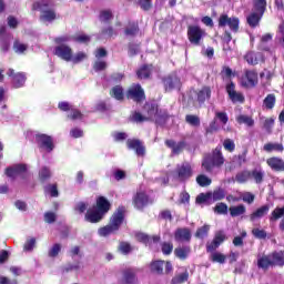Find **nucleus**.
Instances as JSON below:
<instances>
[{
  "mask_svg": "<svg viewBox=\"0 0 284 284\" xmlns=\"http://www.w3.org/2000/svg\"><path fill=\"white\" fill-rule=\"evenodd\" d=\"M48 8H50V0H39L32 4L33 11L40 10L41 12L40 21H48L49 23H52V21H55L57 19V11Z\"/></svg>",
  "mask_w": 284,
  "mask_h": 284,
  "instance_id": "nucleus-1",
  "label": "nucleus"
},
{
  "mask_svg": "<svg viewBox=\"0 0 284 284\" xmlns=\"http://www.w3.org/2000/svg\"><path fill=\"white\" fill-rule=\"evenodd\" d=\"M265 6L267 2L265 0H254V12L247 17V23L251 28H256L261 21V17L265 12Z\"/></svg>",
  "mask_w": 284,
  "mask_h": 284,
  "instance_id": "nucleus-2",
  "label": "nucleus"
},
{
  "mask_svg": "<svg viewBox=\"0 0 284 284\" xmlns=\"http://www.w3.org/2000/svg\"><path fill=\"white\" fill-rule=\"evenodd\" d=\"M225 163V158H223V153H221V146L215 148V150L212 153L211 158H206L203 163L202 168L210 172L212 168H221Z\"/></svg>",
  "mask_w": 284,
  "mask_h": 284,
  "instance_id": "nucleus-3",
  "label": "nucleus"
},
{
  "mask_svg": "<svg viewBox=\"0 0 284 284\" xmlns=\"http://www.w3.org/2000/svg\"><path fill=\"white\" fill-rule=\"evenodd\" d=\"M36 143L40 150H45V152L50 153L54 150V140L45 133L36 134Z\"/></svg>",
  "mask_w": 284,
  "mask_h": 284,
  "instance_id": "nucleus-4",
  "label": "nucleus"
},
{
  "mask_svg": "<svg viewBox=\"0 0 284 284\" xmlns=\"http://www.w3.org/2000/svg\"><path fill=\"white\" fill-rule=\"evenodd\" d=\"M205 30L197 26H190L187 28V38L192 45H200L201 40L205 37Z\"/></svg>",
  "mask_w": 284,
  "mask_h": 284,
  "instance_id": "nucleus-5",
  "label": "nucleus"
},
{
  "mask_svg": "<svg viewBox=\"0 0 284 284\" xmlns=\"http://www.w3.org/2000/svg\"><path fill=\"white\" fill-rule=\"evenodd\" d=\"M194 172L192 171V165L187 162L179 164L175 169V178L182 183L192 179Z\"/></svg>",
  "mask_w": 284,
  "mask_h": 284,
  "instance_id": "nucleus-6",
  "label": "nucleus"
},
{
  "mask_svg": "<svg viewBox=\"0 0 284 284\" xmlns=\"http://www.w3.org/2000/svg\"><path fill=\"white\" fill-rule=\"evenodd\" d=\"M125 222V206H119L110 217L109 224L113 226L118 232Z\"/></svg>",
  "mask_w": 284,
  "mask_h": 284,
  "instance_id": "nucleus-7",
  "label": "nucleus"
},
{
  "mask_svg": "<svg viewBox=\"0 0 284 284\" xmlns=\"http://www.w3.org/2000/svg\"><path fill=\"white\" fill-rule=\"evenodd\" d=\"M53 54L59 59H62V61L70 63V61H72V54H74V51H72V47L68 44H61L54 48Z\"/></svg>",
  "mask_w": 284,
  "mask_h": 284,
  "instance_id": "nucleus-8",
  "label": "nucleus"
},
{
  "mask_svg": "<svg viewBox=\"0 0 284 284\" xmlns=\"http://www.w3.org/2000/svg\"><path fill=\"white\" fill-rule=\"evenodd\" d=\"M239 18L232 17L229 18L227 14H221L219 18V27L225 28L227 26L232 32H239Z\"/></svg>",
  "mask_w": 284,
  "mask_h": 284,
  "instance_id": "nucleus-9",
  "label": "nucleus"
},
{
  "mask_svg": "<svg viewBox=\"0 0 284 284\" xmlns=\"http://www.w3.org/2000/svg\"><path fill=\"white\" fill-rule=\"evenodd\" d=\"M7 74L11 77V83L16 89L23 88L26 85V81H28V78L23 72L16 73L14 69H9Z\"/></svg>",
  "mask_w": 284,
  "mask_h": 284,
  "instance_id": "nucleus-10",
  "label": "nucleus"
},
{
  "mask_svg": "<svg viewBox=\"0 0 284 284\" xmlns=\"http://www.w3.org/2000/svg\"><path fill=\"white\" fill-rule=\"evenodd\" d=\"M126 99L135 101V103L141 102L143 99V88L141 84H132L125 92Z\"/></svg>",
  "mask_w": 284,
  "mask_h": 284,
  "instance_id": "nucleus-11",
  "label": "nucleus"
},
{
  "mask_svg": "<svg viewBox=\"0 0 284 284\" xmlns=\"http://www.w3.org/2000/svg\"><path fill=\"white\" fill-rule=\"evenodd\" d=\"M26 172H28V165L21 163L14 164L13 166H9L4 170L6 176L12 180L17 179L19 174H26Z\"/></svg>",
  "mask_w": 284,
  "mask_h": 284,
  "instance_id": "nucleus-12",
  "label": "nucleus"
},
{
  "mask_svg": "<svg viewBox=\"0 0 284 284\" xmlns=\"http://www.w3.org/2000/svg\"><path fill=\"white\" fill-rule=\"evenodd\" d=\"M258 83V74L254 71H246L241 78V85L243 88H254Z\"/></svg>",
  "mask_w": 284,
  "mask_h": 284,
  "instance_id": "nucleus-13",
  "label": "nucleus"
},
{
  "mask_svg": "<svg viewBox=\"0 0 284 284\" xmlns=\"http://www.w3.org/2000/svg\"><path fill=\"white\" fill-rule=\"evenodd\" d=\"M174 240L176 243H190L192 241V231L187 227L176 229Z\"/></svg>",
  "mask_w": 284,
  "mask_h": 284,
  "instance_id": "nucleus-14",
  "label": "nucleus"
},
{
  "mask_svg": "<svg viewBox=\"0 0 284 284\" xmlns=\"http://www.w3.org/2000/svg\"><path fill=\"white\" fill-rule=\"evenodd\" d=\"M95 210L100 211L102 215L105 216L110 210H112V203L108 200V197L100 195L95 200Z\"/></svg>",
  "mask_w": 284,
  "mask_h": 284,
  "instance_id": "nucleus-15",
  "label": "nucleus"
},
{
  "mask_svg": "<svg viewBox=\"0 0 284 284\" xmlns=\"http://www.w3.org/2000/svg\"><path fill=\"white\" fill-rule=\"evenodd\" d=\"M102 219H105V215H102V213L94 206L87 210V213L84 214V221H87V223H101Z\"/></svg>",
  "mask_w": 284,
  "mask_h": 284,
  "instance_id": "nucleus-16",
  "label": "nucleus"
},
{
  "mask_svg": "<svg viewBox=\"0 0 284 284\" xmlns=\"http://www.w3.org/2000/svg\"><path fill=\"white\" fill-rule=\"evenodd\" d=\"M226 92L232 103H244L245 97H243V93L236 91V87L232 82L226 85Z\"/></svg>",
  "mask_w": 284,
  "mask_h": 284,
  "instance_id": "nucleus-17",
  "label": "nucleus"
},
{
  "mask_svg": "<svg viewBox=\"0 0 284 284\" xmlns=\"http://www.w3.org/2000/svg\"><path fill=\"white\" fill-rule=\"evenodd\" d=\"M139 278L136 277V270L125 268L122 272V284H138Z\"/></svg>",
  "mask_w": 284,
  "mask_h": 284,
  "instance_id": "nucleus-18",
  "label": "nucleus"
},
{
  "mask_svg": "<svg viewBox=\"0 0 284 284\" xmlns=\"http://www.w3.org/2000/svg\"><path fill=\"white\" fill-rule=\"evenodd\" d=\"M266 163L271 170L275 172H284V160L281 158H270L266 160Z\"/></svg>",
  "mask_w": 284,
  "mask_h": 284,
  "instance_id": "nucleus-19",
  "label": "nucleus"
},
{
  "mask_svg": "<svg viewBox=\"0 0 284 284\" xmlns=\"http://www.w3.org/2000/svg\"><path fill=\"white\" fill-rule=\"evenodd\" d=\"M274 265L272 255H258L257 256V267L260 270H267Z\"/></svg>",
  "mask_w": 284,
  "mask_h": 284,
  "instance_id": "nucleus-20",
  "label": "nucleus"
},
{
  "mask_svg": "<svg viewBox=\"0 0 284 284\" xmlns=\"http://www.w3.org/2000/svg\"><path fill=\"white\" fill-rule=\"evenodd\" d=\"M126 145L129 150H134L138 156H143V144L140 140L136 139H129L126 141Z\"/></svg>",
  "mask_w": 284,
  "mask_h": 284,
  "instance_id": "nucleus-21",
  "label": "nucleus"
},
{
  "mask_svg": "<svg viewBox=\"0 0 284 284\" xmlns=\"http://www.w3.org/2000/svg\"><path fill=\"white\" fill-rule=\"evenodd\" d=\"M223 241H225V233L220 231L215 234L214 240L210 244H207L206 246L207 252H214V250H216L219 245L223 243Z\"/></svg>",
  "mask_w": 284,
  "mask_h": 284,
  "instance_id": "nucleus-22",
  "label": "nucleus"
},
{
  "mask_svg": "<svg viewBox=\"0 0 284 284\" xmlns=\"http://www.w3.org/2000/svg\"><path fill=\"white\" fill-rule=\"evenodd\" d=\"M145 110L148 111V120L150 121H155V123H159V119H161V114H159V106H156L155 104H145Z\"/></svg>",
  "mask_w": 284,
  "mask_h": 284,
  "instance_id": "nucleus-23",
  "label": "nucleus"
},
{
  "mask_svg": "<svg viewBox=\"0 0 284 284\" xmlns=\"http://www.w3.org/2000/svg\"><path fill=\"white\" fill-rule=\"evenodd\" d=\"M50 179H52V171L48 166H42L38 173V181L43 184L48 183Z\"/></svg>",
  "mask_w": 284,
  "mask_h": 284,
  "instance_id": "nucleus-24",
  "label": "nucleus"
},
{
  "mask_svg": "<svg viewBox=\"0 0 284 284\" xmlns=\"http://www.w3.org/2000/svg\"><path fill=\"white\" fill-rule=\"evenodd\" d=\"M110 97L115 99V101H123L125 99V93H123V87L115 85L110 90Z\"/></svg>",
  "mask_w": 284,
  "mask_h": 284,
  "instance_id": "nucleus-25",
  "label": "nucleus"
},
{
  "mask_svg": "<svg viewBox=\"0 0 284 284\" xmlns=\"http://www.w3.org/2000/svg\"><path fill=\"white\" fill-rule=\"evenodd\" d=\"M210 97H212V89L210 87H203L197 91V101L200 103L210 100Z\"/></svg>",
  "mask_w": 284,
  "mask_h": 284,
  "instance_id": "nucleus-26",
  "label": "nucleus"
},
{
  "mask_svg": "<svg viewBox=\"0 0 284 284\" xmlns=\"http://www.w3.org/2000/svg\"><path fill=\"white\" fill-rule=\"evenodd\" d=\"M191 248L190 246H179L174 250V254L181 261H185L190 256Z\"/></svg>",
  "mask_w": 284,
  "mask_h": 284,
  "instance_id": "nucleus-27",
  "label": "nucleus"
},
{
  "mask_svg": "<svg viewBox=\"0 0 284 284\" xmlns=\"http://www.w3.org/2000/svg\"><path fill=\"white\" fill-rule=\"evenodd\" d=\"M119 231H116L115 227L111 226V224L109 223L108 225L105 226H102L98 230V234L99 236H102V237H108L110 236L111 234H116Z\"/></svg>",
  "mask_w": 284,
  "mask_h": 284,
  "instance_id": "nucleus-28",
  "label": "nucleus"
},
{
  "mask_svg": "<svg viewBox=\"0 0 284 284\" xmlns=\"http://www.w3.org/2000/svg\"><path fill=\"white\" fill-rule=\"evenodd\" d=\"M138 33H139V23L129 22L124 29V34L126 37H136Z\"/></svg>",
  "mask_w": 284,
  "mask_h": 284,
  "instance_id": "nucleus-29",
  "label": "nucleus"
},
{
  "mask_svg": "<svg viewBox=\"0 0 284 284\" xmlns=\"http://www.w3.org/2000/svg\"><path fill=\"white\" fill-rule=\"evenodd\" d=\"M165 90H174V88H181V80L179 78H166L164 80Z\"/></svg>",
  "mask_w": 284,
  "mask_h": 284,
  "instance_id": "nucleus-30",
  "label": "nucleus"
},
{
  "mask_svg": "<svg viewBox=\"0 0 284 284\" xmlns=\"http://www.w3.org/2000/svg\"><path fill=\"white\" fill-rule=\"evenodd\" d=\"M44 194H49L51 199H57L59 196V185L57 183L47 184L44 186Z\"/></svg>",
  "mask_w": 284,
  "mask_h": 284,
  "instance_id": "nucleus-31",
  "label": "nucleus"
},
{
  "mask_svg": "<svg viewBox=\"0 0 284 284\" xmlns=\"http://www.w3.org/2000/svg\"><path fill=\"white\" fill-rule=\"evenodd\" d=\"M250 179H252V172H250V171H242V172L237 173L235 176V181L237 183H247V181H250Z\"/></svg>",
  "mask_w": 284,
  "mask_h": 284,
  "instance_id": "nucleus-32",
  "label": "nucleus"
},
{
  "mask_svg": "<svg viewBox=\"0 0 284 284\" xmlns=\"http://www.w3.org/2000/svg\"><path fill=\"white\" fill-rule=\"evenodd\" d=\"M263 149L265 152H283L284 150L281 143H266Z\"/></svg>",
  "mask_w": 284,
  "mask_h": 284,
  "instance_id": "nucleus-33",
  "label": "nucleus"
},
{
  "mask_svg": "<svg viewBox=\"0 0 284 284\" xmlns=\"http://www.w3.org/2000/svg\"><path fill=\"white\" fill-rule=\"evenodd\" d=\"M67 118L70 119V121H81V119H83V113L81 110L72 108L70 113L67 114Z\"/></svg>",
  "mask_w": 284,
  "mask_h": 284,
  "instance_id": "nucleus-34",
  "label": "nucleus"
},
{
  "mask_svg": "<svg viewBox=\"0 0 284 284\" xmlns=\"http://www.w3.org/2000/svg\"><path fill=\"white\" fill-rule=\"evenodd\" d=\"M72 40L75 41V43H84V45H88V43L92 41V38L85 33H80L73 36Z\"/></svg>",
  "mask_w": 284,
  "mask_h": 284,
  "instance_id": "nucleus-35",
  "label": "nucleus"
},
{
  "mask_svg": "<svg viewBox=\"0 0 284 284\" xmlns=\"http://www.w3.org/2000/svg\"><path fill=\"white\" fill-rule=\"evenodd\" d=\"M270 212V206L264 205L260 209H257L252 215H251V221H254L255 219H262V216H265Z\"/></svg>",
  "mask_w": 284,
  "mask_h": 284,
  "instance_id": "nucleus-36",
  "label": "nucleus"
},
{
  "mask_svg": "<svg viewBox=\"0 0 284 284\" xmlns=\"http://www.w3.org/2000/svg\"><path fill=\"white\" fill-rule=\"evenodd\" d=\"M273 265H284V251L275 252L271 255Z\"/></svg>",
  "mask_w": 284,
  "mask_h": 284,
  "instance_id": "nucleus-37",
  "label": "nucleus"
},
{
  "mask_svg": "<svg viewBox=\"0 0 284 284\" xmlns=\"http://www.w3.org/2000/svg\"><path fill=\"white\" fill-rule=\"evenodd\" d=\"M133 205L136 207V210H143V192L139 191L133 196Z\"/></svg>",
  "mask_w": 284,
  "mask_h": 284,
  "instance_id": "nucleus-38",
  "label": "nucleus"
},
{
  "mask_svg": "<svg viewBox=\"0 0 284 284\" xmlns=\"http://www.w3.org/2000/svg\"><path fill=\"white\" fill-rule=\"evenodd\" d=\"M163 267H165L164 261H154L151 263V271L155 274H163Z\"/></svg>",
  "mask_w": 284,
  "mask_h": 284,
  "instance_id": "nucleus-39",
  "label": "nucleus"
},
{
  "mask_svg": "<svg viewBox=\"0 0 284 284\" xmlns=\"http://www.w3.org/2000/svg\"><path fill=\"white\" fill-rule=\"evenodd\" d=\"M264 108H266V110H272V108H274V105H276V95L274 94H268L263 102Z\"/></svg>",
  "mask_w": 284,
  "mask_h": 284,
  "instance_id": "nucleus-40",
  "label": "nucleus"
},
{
  "mask_svg": "<svg viewBox=\"0 0 284 284\" xmlns=\"http://www.w3.org/2000/svg\"><path fill=\"white\" fill-rule=\"evenodd\" d=\"M88 59V54L83 51H79L77 54L71 55V63H81V61H85Z\"/></svg>",
  "mask_w": 284,
  "mask_h": 284,
  "instance_id": "nucleus-41",
  "label": "nucleus"
},
{
  "mask_svg": "<svg viewBox=\"0 0 284 284\" xmlns=\"http://www.w3.org/2000/svg\"><path fill=\"white\" fill-rule=\"evenodd\" d=\"M190 277V274L187 273V271L174 276L171 281L172 284H181V283H185V281H187V278Z\"/></svg>",
  "mask_w": 284,
  "mask_h": 284,
  "instance_id": "nucleus-42",
  "label": "nucleus"
},
{
  "mask_svg": "<svg viewBox=\"0 0 284 284\" xmlns=\"http://www.w3.org/2000/svg\"><path fill=\"white\" fill-rule=\"evenodd\" d=\"M211 201H223L225 199V190L217 189L213 193H210Z\"/></svg>",
  "mask_w": 284,
  "mask_h": 284,
  "instance_id": "nucleus-43",
  "label": "nucleus"
},
{
  "mask_svg": "<svg viewBox=\"0 0 284 284\" xmlns=\"http://www.w3.org/2000/svg\"><path fill=\"white\" fill-rule=\"evenodd\" d=\"M101 36L106 37V39H112V37H116V31L112 26L104 27L101 30Z\"/></svg>",
  "mask_w": 284,
  "mask_h": 284,
  "instance_id": "nucleus-44",
  "label": "nucleus"
},
{
  "mask_svg": "<svg viewBox=\"0 0 284 284\" xmlns=\"http://www.w3.org/2000/svg\"><path fill=\"white\" fill-rule=\"evenodd\" d=\"M94 72H103V70H108V62L104 60H97L93 63Z\"/></svg>",
  "mask_w": 284,
  "mask_h": 284,
  "instance_id": "nucleus-45",
  "label": "nucleus"
},
{
  "mask_svg": "<svg viewBox=\"0 0 284 284\" xmlns=\"http://www.w3.org/2000/svg\"><path fill=\"white\" fill-rule=\"evenodd\" d=\"M118 250L121 254L128 256L132 252V245L129 242H120Z\"/></svg>",
  "mask_w": 284,
  "mask_h": 284,
  "instance_id": "nucleus-46",
  "label": "nucleus"
},
{
  "mask_svg": "<svg viewBox=\"0 0 284 284\" xmlns=\"http://www.w3.org/2000/svg\"><path fill=\"white\" fill-rule=\"evenodd\" d=\"M209 201H212L210 193H206V194L205 193H201L196 197V203H199L200 205L202 203H205L206 205H212V203H214V202H209Z\"/></svg>",
  "mask_w": 284,
  "mask_h": 284,
  "instance_id": "nucleus-47",
  "label": "nucleus"
},
{
  "mask_svg": "<svg viewBox=\"0 0 284 284\" xmlns=\"http://www.w3.org/2000/svg\"><path fill=\"white\" fill-rule=\"evenodd\" d=\"M229 210L231 216H241V214H245L244 205L231 206Z\"/></svg>",
  "mask_w": 284,
  "mask_h": 284,
  "instance_id": "nucleus-48",
  "label": "nucleus"
},
{
  "mask_svg": "<svg viewBox=\"0 0 284 284\" xmlns=\"http://www.w3.org/2000/svg\"><path fill=\"white\" fill-rule=\"evenodd\" d=\"M13 50L18 54H23V52H26V50H28V44L21 43V41L16 40L13 42Z\"/></svg>",
  "mask_w": 284,
  "mask_h": 284,
  "instance_id": "nucleus-49",
  "label": "nucleus"
},
{
  "mask_svg": "<svg viewBox=\"0 0 284 284\" xmlns=\"http://www.w3.org/2000/svg\"><path fill=\"white\" fill-rule=\"evenodd\" d=\"M61 252V244L60 243H55L52 245V247L49 250L48 252V256L50 258H57V256H59V253Z\"/></svg>",
  "mask_w": 284,
  "mask_h": 284,
  "instance_id": "nucleus-50",
  "label": "nucleus"
},
{
  "mask_svg": "<svg viewBox=\"0 0 284 284\" xmlns=\"http://www.w3.org/2000/svg\"><path fill=\"white\" fill-rule=\"evenodd\" d=\"M90 204H88V202H78L74 206V212H77L78 214H85V212H88V207Z\"/></svg>",
  "mask_w": 284,
  "mask_h": 284,
  "instance_id": "nucleus-51",
  "label": "nucleus"
},
{
  "mask_svg": "<svg viewBox=\"0 0 284 284\" xmlns=\"http://www.w3.org/2000/svg\"><path fill=\"white\" fill-rule=\"evenodd\" d=\"M237 123L247 125L248 128H252L254 125V120L247 115H240L236 118Z\"/></svg>",
  "mask_w": 284,
  "mask_h": 284,
  "instance_id": "nucleus-52",
  "label": "nucleus"
},
{
  "mask_svg": "<svg viewBox=\"0 0 284 284\" xmlns=\"http://www.w3.org/2000/svg\"><path fill=\"white\" fill-rule=\"evenodd\" d=\"M227 257L225 255H223V253H219V252H213L211 254V261H213V263H225V260Z\"/></svg>",
  "mask_w": 284,
  "mask_h": 284,
  "instance_id": "nucleus-53",
  "label": "nucleus"
},
{
  "mask_svg": "<svg viewBox=\"0 0 284 284\" xmlns=\"http://www.w3.org/2000/svg\"><path fill=\"white\" fill-rule=\"evenodd\" d=\"M196 183L201 185V187H206V185L212 184V180L207 178V175H199L196 178Z\"/></svg>",
  "mask_w": 284,
  "mask_h": 284,
  "instance_id": "nucleus-54",
  "label": "nucleus"
},
{
  "mask_svg": "<svg viewBox=\"0 0 284 284\" xmlns=\"http://www.w3.org/2000/svg\"><path fill=\"white\" fill-rule=\"evenodd\" d=\"M37 245V239L31 237L26 241L23 245L24 252H32L34 250V246Z\"/></svg>",
  "mask_w": 284,
  "mask_h": 284,
  "instance_id": "nucleus-55",
  "label": "nucleus"
},
{
  "mask_svg": "<svg viewBox=\"0 0 284 284\" xmlns=\"http://www.w3.org/2000/svg\"><path fill=\"white\" fill-rule=\"evenodd\" d=\"M173 250H174V245L172 244V242L162 243V253L165 256H170V254H172Z\"/></svg>",
  "mask_w": 284,
  "mask_h": 284,
  "instance_id": "nucleus-56",
  "label": "nucleus"
},
{
  "mask_svg": "<svg viewBox=\"0 0 284 284\" xmlns=\"http://www.w3.org/2000/svg\"><path fill=\"white\" fill-rule=\"evenodd\" d=\"M128 48L130 57H135V54H139V52H141V44L130 42Z\"/></svg>",
  "mask_w": 284,
  "mask_h": 284,
  "instance_id": "nucleus-57",
  "label": "nucleus"
},
{
  "mask_svg": "<svg viewBox=\"0 0 284 284\" xmlns=\"http://www.w3.org/2000/svg\"><path fill=\"white\" fill-rule=\"evenodd\" d=\"M112 18H113L112 11L110 10H102L99 16L100 21L104 23H108V21H110Z\"/></svg>",
  "mask_w": 284,
  "mask_h": 284,
  "instance_id": "nucleus-58",
  "label": "nucleus"
},
{
  "mask_svg": "<svg viewBox=\"0 0 284 284\" xmlns=\"http://www.w3.org/2000/svg\"><path fill=\"white\" fill-rule=\"evenodd\" d=\"M152 74H156V69L152 65H144L143 68V78L144 79H150Z\"/></svg>",
  "mask_w": 284,
  "mask_h": 284,
  "instance_id": "nucleus-59",
  "label": "nucleus"
},
{
  "mask_svg": "<svg viewBox=\"0 0 284 284\" xmlns=\"http://www.w3.org/2000/svg\"><path fill=\"white\" fill-rule=\"evenodd\" d=\"M251 176H253L256 183H263V176H265V173L262 170H254L251 173Z\"/></svg>",
  "mask_w": 284,
  "mask_h": 284,
  "instance_id": "nucleus-60",
  "label": "nucleus"
},
{
  "mask_svg": "<svg viewBox=\"0 0 284 284\" xmlns=\"http://www.w3.org/2000/svg\"><path fill=\"white\" fill-rule=\"evenodd\" d=\"M207 232H210V225H204L196 231L195 236L196 239H205Z\"/></svg>",
  "mask_w": 284,
  "mask_h": 284,
  "instance_id": "nucleus-61",
  "label": "nucleus"
},
{
  "mask_svg": "<svg viewBox=\"0 0 284 284\" xmlns=\"http://www.w3.org/2000/svg\"><path fill=\"white\" fill-rule=\"evenodd\" d=\"M215 214H227V204L217 203L214 207Z\"/></svg>",
  "mask_w": 284,
  "mask_h": 284,
  "instance_id": "nucleus-62",
  "label": "nucleus"
},
{
  "mask_svg": "<svg viewBox=\"0 0 284 284\" xmlns=\"http://www.w3.org/2000/svg\"><path fill=\"white\" fill-rule=\"evenodd\" d=\"M185 120H186V123H189L190 125H194V126L201 125V120L196 115H186Z\"/></svg>",
  "mask_w": 284,
  "mask_h": 284,
  "instance_id": "nucleus-63",
  "label": "nucleus"
},
{
  "mask_svg": "<svg viewBox=\"0 0 284 284\" xmlns=\"http://www.w3.org/2000/svg\"><path fill=\"white\" fill-rule=\"evenodd\" d=\"M144 245H152V243H159V236L143 235Z\"/></svg>",
  "mask_w": 284,
  "mask_h": 284,
  "instance_id": "nucleus-64",
  "label": "nucleus"
}]
</instances>
